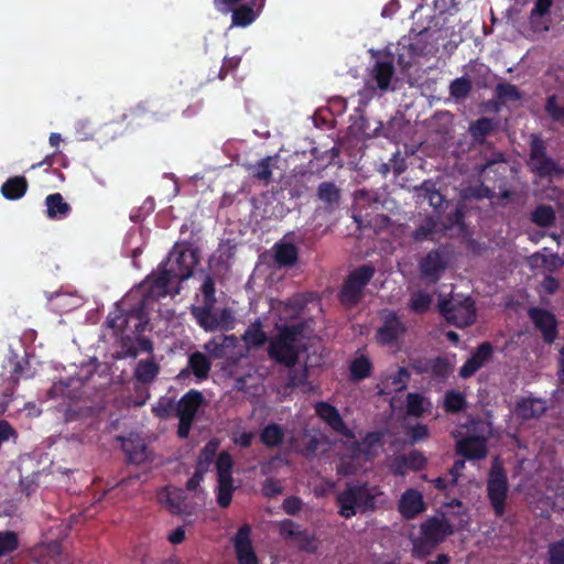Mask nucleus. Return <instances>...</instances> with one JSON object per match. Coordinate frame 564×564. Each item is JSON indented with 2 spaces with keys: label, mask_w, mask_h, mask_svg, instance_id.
I'll list each match as a JSON object with an SVG mask.
<instances>
[{
  "label": "nucleus",
  "mask_w": 564,
  "mask_h": 564,
  "mask_svg": "<svg viewBox=\"0 0 564 564\" xmlns=\"http://www.w3.org/2000/svg\"><path fill=\"white\" fill-rule=\"evenodd\" d=\"M217 449L218 442L215 440L209 441L199 452L196 467L207 473L210 464L216 458V501L220 508H227L231 503L232 494L236 489L232 479L234 459L226 451L217 455Z\"/></svg>",
  "instance_id": "f257e3e1"
},
{
  "label": "nucleus",
  "mask_w": 564,
  "mask_h": 564,
  "mask_svg": "<svg viewBox=\"0 0 564 564\" xmlns=\"http://www.w3.org/2000/svg\"><path fill=\"white\" fill-rule=\"evenodd\" d=\"M302 329V325L300 324L284 326L279 334L270 340L268 346L269 357L276 364L284 365L288 368L294 367L299 361V349L295 343Z\"/></svg>",
  "instance_id": "f03ea898"
},
{
  "label": "nucleus",
  "mask_w": 564,
  "mask_h": 564,
  "mask_svg": "<svg viewBox=\"0 0 564 564\" xmlns=\"http://www.w3.org/2000/svg\"><path fill=\"white\" fill-rule=\"evenodd\" d=\"M375 273L376 270L370 264H362L354 269L345 279L339 291L338 299L340 303L347 307L357 305Z\"/></svg>",
  "instance_id": "7ed1b4c3"
},
{
  "label": "nucleus",
  "mask_w": 564,
  "mask_h": 564,
  "mask_svg": "<svg viewBox=\"0 0 564 564\" xmlns=\"http://www.w3.org/2000/svg\"><path fill=\"white\" fill-rule=\"evenodd\" d=\"M339 507L338 513L349 519L357 514L358 509L364 511L375 508V496L369 492L366 486H348L336 497Z\"/></svg>",
  "instance_id": "20e7f679"
},
{
  "label": "nucleus",
  "mask_w": 564,
  "mask_h": 564,
  "mask_svg": "<svg viewBox=\"0 0 564 564\" xmlns=\"http://www.w3.org/2000/svg\"><path fill=\"white\" fill-rule=\"evenodd\" d=\"M206 400L199 390L191 389L177 401L176 416L178 417L177 436L182 440L188 437L199 409Z\"/></svg>",
  "instance_id": "39448f33"
},
{
  "label": "nucleus",
  "mask_w": 564,
  "mask_h": 564,
  "mask_svg": "<svg viewBox=\"0 0 564 564\" xmlns=\"http://www.w3.org/2000/svg\"><path fill=\"white\" fill-rule=\"evenodd\" d=\"M528 165L540 178L560 176L563 169L546 153V143L539 135L532 134L530 139V154Z\"/></svg>",
  "instance_id": "423d86ee"
},
{
  "label": "nucleus",
  "mask_w": 564,
  "mask_h": 564,
  "mask_svg": "<svg viewBox=\"0 0 564 564\" xmlns=\"http://www.w3.org/2000/svg\"><path fill=\"white\" fill-rule=\"evenodd\" d=\"M106 323L108 327L115 332L116 336L123 334L126 329L130 328H133V332L137 334L144 332L149 323V318L145 313V301H140L126 313L122 311L110 313Z\"/></svg>",
  "instance_id": "0eeeda50"
},
{
  "label": "nucleus",
  "mask_w": 564,
  "mask_h": 564,
  "mask_svg": "<svg viewBox=\"0 0 564 564\" xmlns=\"http://www.w3.org/2000/svg\"><path fill=\"white\" fill-rule=\"evenodd\" d=\"M199 262V254L191 246H174L171 250L166 263L163 265L169 269L177 281L189 279L195 267Z\"/></svg>",
  "instance_id": "6e6552de"
},
{
  "label": "nucleus",
  "mask_w": 564,
  "mask_h": 564,
  "mask_svg": "<svg viewBox=\"0 0 564 564\" xmlns=\"http://www.w3.org/2000/svg\"><path fill=\"white\" fill-rule=\"evenodd\" d=\"M438 306L446 321L456 327H467L476 321L475 302L470 297L443 300Z\"/></svg>",
  "instance_id": "1a4fd4ad"
},
{
  "label": "nucleus",
  "mask_w": 564,
  "mask_h": 564,
  "mask_svg": "<svg viewBox=\"0 0 564 564\" xmlns=\"http://www.w3.org/2000/svg\"><path fill=\"white\" fill-rule=\"evenodd\" d=\"M487 492L495 514L502 517L506 511L508 478L505 468L498 462L492 464L489 471Z\"/></svg>",
  "instance_id": "9d476101"
},
{
  "label": "nucleus",
  "mask_w": 564,
  "mask_h": 564,
  "mask_svg": "<svg viewBox=\"0 0 564 564\" xmlns=\"http://www.w3.org/2000/svg\"><path fill=\"white\" fill-rule=\"evenodd\" d=\"M448 267V256L443 249H433L419 262L421 278L429 284H436Z\"/></svg>",
  "instance_id": "9b49d317"
},
{
  "label": "nucleus",
  "mask_w": 564,
  "mask_h": 564,
  "mask_svg": "<svg viewBox=\"0 0 564 564\" xmlns=\"http://www.w3.org/2000/svg\"><path fill=\"white\" fill-rule=\"evenodd\" d=\"M528 316L534 327L541 333L544 343L551 345L558 336V322L549 310L533 306L528 310Z\"/></svg>",
  "instance_id": "f8f14e48"
},
{
  "label": "nucleus",
  "mask_w": 564,
  "mask_h": 564,
  "mask_svg": "<svg viewBox=\"0 0 564 564\" xmlns=\"http://www.w3.org/2000/svg\"><path fill=\"white\" fill-rule=\"evenodd\" d=\"M281 535L296 543V546L306 553H315L318 549V541L314 533L301 527L293 520H284L280 527Z\"/></svg>",
  "instance_id": "ddd939ff"
},
{
  "label": "nucleus",
  "mask_w": 564,
  "mask_h": 564,
  "mask_svg": "<svg viewBox=\"0 0 564 564\" xmlns=\"http://www.w3.org/2000/svg\"><path fill=\"white\" fill-rule=\"evenodd\" d=\"M265 0H246L228 10L231 13V26L247 28L252 24L264 6Z\"/></svg>",
  "instance_id": "4468645a"
},
{
  "label": "nucleus",
  "mask_w": 564,
  "mask_h": 564,
  "mask_svg": "<svg viewBox=\"0 0 564 564\" xmlns=\"http://www.w3.org/2000/svg\"><path fill=\"white\" fill-rule=\"evenodd\" d=\"M405 332L406 327L401 318L395 312H390L384 316L382 325L378 328L376 338L382 345L392 346Z\"/></svg>",
  "instance_id": "2eb2a0df"
},
{
  "label": "nucleus",
  "mask_w": 564,
  "mask_h": 564,
  "mask_svg": "<svg viewBox=\"0 0 564 564\" xmlns=\"http://www.w3.org/2000/svg\"><path fill=\"white\" fill-rule=\"evenodd\" d=\"M494 356V346L490 341H482L471 352L470 357L459 369V377L468 379L484 367Z\"/></svg>",
  "instance_id": "dca6fc26"
},
{
  "label": "nucleus",
  "mask_w": 564,
  "mask_h": 564,
  "mask_svg": "<svg viewBox=\"0 0 564 564\" xmlns=\"http://www.w3.org/2000/svg\"><path fill=\"white\" fill-rule=\"evenodd\" d=\"M422 535L430 541V546H437L454 533L453 524L445 518H430L421 525Z\"/></svg>",
  "instance_id": "f3484780"
},
{
  "label": "nucleus",
  "mask_w": 564,
  "mask_h": 564,
  "mask_svg": "<svg viewBox=\"0 0 564 564\" xmlns=\"http://www.w3.org/2000/svg\"><path fill=\"white\" fill-rule=\"evenodd\" d=\"M251 528L249 524H242L235 538L234 546L237 555L238 564H259L254 553L251 540Z\"/></svg>",
  "instance_id": "a211bd4d"
},
{
  "label": "nucleus",
  "mask_w": 564,
  "mask_h": 564,
  "mask_svg": "<svg viewBox=\"0 0 564 564\" xmlns=\"http://www.w3.org/2000/svg\"><path fill=\"white\" fill-rule=\"evenodd\" d=\"M175 280L172 272L161 264L158 273L153 272L147 278L148 291L144 297L156 300L165 297L169 294V285Z\"/></svg>",
  "instance_id": "6ab92c4d"
},
{
  "label": "nucleus",
  "mask_w": 564,
  "mask_h": 564,
  "mask_svg": "<svg viewBox=\"0 0 564 564\" xmlns=\"http://www.w3.org/2000/svg\"><path fill=\"white\" fill-rule=\"evenodd\" d=\"M314 409L316 415L332 430L347 437L352 436L351 431L346 426L336 406L328 402L319 401L315 404Z\"/></svg>",
  "instance_id": "aec40b11"
},
{
  "label": "nucleus",
  "mask_w": 564,
  "mask_h": 564,
  "mask_svg": "<svg viewBox=\"0 0 564 564\" xmlns=\"http://www.w3.org/2000/svg\"><path fill=\"white\" fill-rule=\"evenodd\" d=\"M456 452L470 460L484 459L488 454L487 440L479 435L465 436L456 443Z\"/></svg>",
  "instance_id": "412c9836"
},
{
  "label": "nucleus",
  "mask_w": 564,
  "mask_h": 564,
  "mask_svg": "<svg viewBox=\"0 0 564 564\" xmlns=\"http://www.w3.org/2000/svg\"><path fill=\"white\" fill-rule=\"evenodd\" d=\"M120 352L118 358H137L140 352H153V343L144 336L132 337L130 335H120Z\"/></svg>",
  "instance_id": "4be33fe9"
},
{
  "label": "nucleus",
  "mask_w": 564,
  "mask_h": 564,
  "mask_svg": "<svg viewBox=\"0 0 564 564\" xmlns=\"http://www.w3.org/2000/svg\"><path fill=\"white\" fill-rule=\"evenodd\" d=\"M505 163V153L501 151H494L491 156L486 159L485 163L478 166L477 171L485 177V180H495L498 182V184L503 183L507 182V166Z\"/></svg>",
  "instance_id": "5701e85b"
},
{
  "label": "nucleus",
  "mask_w": 564,
  "mask_h": 564,
  "mask_svg": "<svg viewBox=\"0 0 564 564\" xmlns=\"http://www.w3.org/2000/svg\"><path fill=\"white\" fill-rule=\"evenodd\" d=\"M210 369V359L204 352L195 351L188 356L187 367L180 371L178 378H185L193 373L197 381H203L208 378Z\"/></svg>",
  "instance_id": "b1692460"
},
{
  "label": "nucleus",
  "mask_w": 564,
  "mask_h": 564,
  "mask_svg": "<svg viewBox=\"0 0 564 564\" xmlns=\"http://www.w3.org/2000/svg\"><path fill=\"white\" fill-rule=\"evenodd\" d=\"M393 58L386 56L384 58L377 59L371 72L370 77L376 82L377 88L381 91L390 89L391 79L394 76Z\"/></svg>",
  "instance_id": "393cba45"
},
{
  "label": "nucleus",
  "mask_w": 564,
  "mask_h": 564,
  "mask_svg": "<svg viewBox=\"0 0 564 564\" xmlns=\"http://www.w3.org/2000/svg\"><path fill=\"white\" fill-rule=\"evenodd\" d=\"M425 510L423 496L416 489L405 490L399 501V511L405 519H413Z\"/></svg>",
  "instance_id": "a878e982"
},
{
  "label": "nucleus",
  "mask_w": 564,
  "mask_h": 564,
  "mask_svg": "<svg viewBox=\"0 0 564 564\" xmlns=\"http://www.w3.org/2000/svg\"><path fill=\"white\" fill-rule=\"evenodd\" d=\"M46 215L50 219H65L72 212L61 193L50 194L45 198Z\"/></svg>",
  "instance_id": "bb28decb"
},
{
  "label": "nucleus",
  "mask_w": 564,
  "mask_h": 564,
  "mask_svg": "<svg viewBox=\"0 0 564 564\" xmlns=\"http://www.w3.org/2000/svg\"><path fill=\"white\" fill-rule=\"evenodd\" d=\"M160 373V365L154 358L140 360L134 368V379L143 384L152 383Z\"/></svg>",
  "instance_id": "cd10ccee"
},
{
  "label": "nucleus",
  "mask_w": 564,
  "mask_h": 564,
  "mask_svg": "<svg viewBox=\"0 0 564 564\" xmlns=\"http://www.w3.org/2000/svg\"><path fill=\"white\" fill-rule=\"evenodd\" d=\"M28 186L29 184L24 176H13L2 184L1 194L7 199L17 200L25 195Z\"/></svg>",
  "instance_id": "c85d7f7f"
},
{
  "label": "nucleus",
  "mask_w": 564,
  "mask_h": 564,
  "mask_svg": "<svg viewBox=\"0 0 564 564\" xmlns=\"http://www.w3.org/2000/svg\"><path fill=\"white\" fill-rule=\"evenodd\" d=\"M317 198L326 205V208L333 210L340 200V191L334 182H322L316 192Z\"/></svg>",
  "instance_id": "c756f323"
},
{
  "label": "nucleus",
  "mask_w": 564,
  "mask_h": 564,
  "mask_svg": "<svg viewBox=\"0 0 564 564\" xmlns=\"http://www.w3.org/2000/svg\"><path fill=\"white\" fill-rule=\"evenodd\" d=\"M495 127L496 124L492 119L481 117L470 123L469 133L475 142L479 144H486L490 148L491 144L486 142V137L495 130Z\"/></svg>",
  "instance_id": "7c9ffc66"
},
{
  "label": "nucleus",
  "mask_w": 564,
  "mask_h": 564,
  "mask_svg": "<svg viewBox=\"0 0 564 564\" xmlns=\"http://www.w3.org/2000/svg\"><path fill=\"white\" fill-rule=\"evenodd\" d=\"M416 193L417 197L429 200L430 206L435 212L441 213L445 198L431 181H425L421 186L416 187Z\"/></svg>",
  "instance_id": "2f4dec72"
},
{
  "label": "nucleus",
  "mask_w": 564,
  "mask_h": 564,
  "mask_svg": "<svg viewBox=\"0 0 564 564\" xmlns=\"http://www.w3.org/2000/svg\"><path fill=\"white\" fill-rule=\"evenodd\" d=\"M453 371V365L446 357L432 358L427 375L438 383H445Z\"/></svg>",
  "instance_id": "473e14b6"
},
{
  "label": "nucleus",
  "mask_w": 564,
  "mask_h": 564,
  "mask_svg": "<svg viewBox=\"0 0 564 564\" xmlns=\"http://www.w3.org/2000/svg\"><path fill=\"white\" fill-rule=\"evenodd\" d=\"M214 305L203 304L202 306H193L192 314L196 318L198 325L205 330H217L216 313L213 312Z\"/></svg>",
  "instance_id": "72a5a7b5"
},
{
  "label": "nucleus",
  "mask_w": 564,
  "mask_h": 564,
  "mask_svg": "<svg viewBox=\"0 0 564 564\" xmlns=\"http://www.w3.org/2000/svg\"><path fill=\"white\" fill-rule=\"evenodd\" d=\"M261 443L269 447H279L284 442V430L278 423H269L260 433Z\"/></svg>",
  "instance_id": "f704fd0d"
},
{
  "label": "nucleus",
  "mask_w": 564,
  "mask_h": 564,
  "mask_svg": "<svg viewBox=\"0 0 564 564\" xmlns=\"http://www.w3.org/2000/svg\"><path fill=\"white\" fill-rule=\"evenodd\" d=\"M545 409L544 401L535 398L522 399L517 403V412L524 419L538 417Z\"/></svg>",
  "instance_id": "c9c22d12"
},
{
  "label": "nucleus",
  "mask_w": 564,
  "mask_h": 564,
  "mask_svg": "<svg viewBox=\"0 0 564 564\" xmlns=\"http://www.w3.org/2000/svg\"><path fill=\"white\" fill-rule=\"evenodd\" d=\"M242 340L248 347L259 348L268 341V336L262 329L260 319L253 322L242 335Z\"/></svg>",
  "instance_id": "e433bc0d"
},
{
  "label": "nucleus",
  "mask_w": 564,
  "mask_h": 564,
  "mask_svg": "<svg viewBox=\"0 0 564 564\" xmlns=\"http://www.w3.org/2000/svg\"><path fill=\"white\" fill-rule=\"evenodd\" d=\"M555 219V210L551 205H538L531 213V221L539 227H551Z\"/></svg>",
  "instance_id": "4c0bfd02"
},
{
  "label": "nucleus",
  "mask_w": 564,
  "mask_h": 564,
  "mask_svg": "<svg viewBox=\"0 0 564 564\" xmlns=\"http://www.w3.org/2000/svg\"><path fill=\"white\" fill-rule=\"evenodd\" d=\"M350 379L352 381L359 382L368 377H370L372 371V364L370 359L366 356H360L355 358L350 366Z\"/></svg>",
  "instance_id": "58836bf2"
},
{
  "label": "nucleus",
  "mask_w": 564,
  "mask_h": 564,
  "mask_svg": "<svg viewBox=\"0 0 564 564\" xmlns=\"http://www.w3.org/2000/svg\"><path fill=\"white\" fill-rule=\"evenodd\" d=\"M299 257L297 248L293 243H281L275 247V261L281 267H292Z\"/></svg>",
  "instance_id": "ea45409f"
},
{
  "label": "nucleus",
  "mask_w": 564,
  "mask_h": 564,
  "mask_svg": "<svg viewBox=\"0 0 564 564\" xmlns=\"http://www.w3.org/2000/svg\"><path fill=\"white\" fill-rule=\"evenodd\" d=\"M177 402L171 397H161L156 403L152 406L154 416L160 420H167L172 416H176Z\"/></svg>",
  "instance_id": "a19ab883"
},
{
  "label": "nucleus",
  "mask_w": 564,
  "mask_h": 564,
  "mask_svg": "<svg viewBox=\"0 0 564 564\" xmlns=\"http://www.w3.org/2000/svg\"><path fill=\"white\" fill-rule=\"evenodd\" d=\"M145 445L140 441H122V449L126 453L128 460L132 464H141L145 460Z\"/></svg>",
  "instance_id": "79ce46f5"
},
{
  "label": "nucleus",
  "mask_w": 564,
  "mask_h": 564,
  "mask_svg": "<svg viewBox=\"0 0 564 564\" xmlns=\"http://www.w3.org/2000/svg\"><path fill=\"white\" fill-rule=\"evenodd\" d=\"M272 156H265L256 164L249 166L250 175L261 182L268 184L272 177Z\"/></svg>",
  "instance_id": "37998d69"
},
{
  "label": "nucleus",
  "mask_w": 564,
  "mask_h": 564,
  "mask_svg": "<svg viewBox=\"0 0 564 564\" xmlns=\"http://www.w3.org/2000/svg\"><path fill=\"white\" fill-rule=\"evenodd\" d=\"M467 406V401L465 395L456 390H448L444 395V410L447 413H459L464 411Z\"/></svg>",
  "instance_id": "c03bdc74"
},
{
  "label": "nucleus",
  "mask_w": 564,
  "mask_h": 564,
  "mask_svg": "<svg viewBox=\"0 0 564 564\" xmlns=\"http://www.w3.org/2000/svg\"><path fill=\"white\" fill-rule=\"evenodd\" d=\"M544 110L553 122L564 126V104L558 102L556 95L547 96Z\"/></svg>",
  "instance_id": "a18cd8bd"
},
{
  "label": "nucleus",
  "mask_w": 564,
  "mask_h": 564,
  "mask_svg": "<svg viewBox=\"0 0 564 564\" xmlns=\"http://www.w3.org/2000/svg\"><path fill=\"white\" fill-rule=\"evenodd\" d=\"M471 89V80L467 76L458 77L449 84V95L456 100L465 99Z\"/></svg>",
  "instance_id": "49530a36"
},
{
  "label": "nucleus",
  "mask_w": 564,
  "mask_h": 564,
  "mask_svg": "<svg viewBox=\"0 0 564 564\" xmlns=\"http://www.w3.org/2000/svg\"><path fill=\"white\" fill-rule=\"evenodd\" d=\"M431 304L432 296L424 291H417L412 294L409 307L412 312L422 314L430 310Z\"/></svg>",
  "instance_id": "de8ad7c7"
},
{
  "label": "nucleus",
  "mask_w": 564,
  "mask_h": 564,
  "mask_svg": "<svg viewBox=\"0 0 564 564\" xmlns=\"http://www.w3.org/2000/svg\"><path fill=\"white\" fill-rule=\"evenodd\" d=\"M496 97L502 102L506 101H518L522 95L519 88L510 83H499L496 86Z\"/></svg>",
  "instance_id": "09e8293b"
},
{
  "label": "nucleus",
  "mask_w": 564,
  "mask_h": 564,
  "mask_svg": "<svg viewBox=\"0 0 564 564\" xmlns=\"http://www.w3.org/2000/svg\"><path fill=\"white\" fill-rule=\"evenodd\" d=\"M402 463L409 469L420 471L426 467L427 459L420 451L412 449L409 454L402 456Z\"/></svg>",
  "instance_id": "8fccbe9b"
},
{
  "label": "nucleus",
  "mask_w": 564,
  "mask_h": 564,
  "mask_svg": "<svg viewBox=\"0 0 564 564\" xmlns=\"http://www.w3.org/2000/svg\"><path fill=\"white\" fill-rule=\"evenodd\" d=\"M425 398L417 392H410L406 395V413L411 416L420 417L423 415Z\"/></svg>",
  "instance_id": "3c124183"
},
{
  "label": "nucleus",
  "mask_w": 564,
  "mask_h": 564,
  "mask_svg": "<svg viewBox=\"0 0 564 564\" xmlns=\"http://www.w3.org/2000/svg\"><path fill=\"white\" fill-rule=\"evenodd\" d=\"M19 538L14 531L0 532V557L17 551Z\"/></svg>",
  "instance_id": "603ef678"
},
{
  "label": "nucleus",
  "mask_w": 564,
  "mask_h": 564,
  "mask_svg": "<svg viewBox=\"0 0 564 564\" xmlns=\"http://www.w3.org/2000/svg\"><path fill=\"white\" fill-rule=\"evenodd\" d=\"M546 562L547 564H564V539L549 543Z\"/></svg>",
  "instance_id": "864d4df0"
},
{
  "label": "nucleus",
  "mask_w": 564,
  "mask_h": 564,
  "mask_svg": "<svg viewBox=\"0 0 564 564\" xmlns=\"http://www.w3.org/2000/svg\"><path fill=\"white\" fill-rule=\"evenodd\" d=\"M495 197V193L494 191L485 185L484 183L479 184V185H476V186H469L467 188L464 189V198L466 199H476V200H481L484 198H494Z\"/></svg>",
  "instance_id": "5fc2aeb1"
},
{
  "label": "nucleus",
  "mask_w": 564,
  "mask_h": 564,
  "mask_svg": "<svg viewBox=\"0 0 564 564\" xmlns=\"http://www.w3.org/2000/svg\"><path fill=\"white\" fill-rule=\"evenodd\" d=\"M436 227V223L432 217H427L424 224L420 225L413 231V239L415 241L426 240L432 234H434Z\"/></svg>",
  "instance_id": "6e6d98bb"
},
{
  "label": "nucleus",
  "mask_w": 564,
  "mask_h": 564,
  "mask_svg": "<svg viewBox=\"0 0 564 564\" xmlns=\"http://www.w3.org/2000/svg\"><path fill=\"white\" fill-rule=\"evenodd\" d=\"M204 304L215 305L216 303V290H215V281L214 278L207 274L204 279V282L200 288Z\"/></svg>",
  "instance_id": "4d7b16f0"
},
{
  "label": "nucleus",
  "mask_w": 564,
  "mask_h": 564,
  "mask_svg": "<svg viewBox=\"0 0 564 564\" xmlns=\"http://www.w3.org/2000/svg\"><path fill=\"white\" fill-rule=\"evenodd\" d=\"M216 324L219 330H231L235 326V316L229 308H223L219 313H216Z\"/></svg>",
  "instance_id": "13d9d810"
},
{
  "label": "nucleus",
  "mask_w": 564,
  "mask_h": 564,
  "mask_svg": "<svg viewBox=\"0 0 564 564\" xmlns=\"http://www.w3.org/2000/svg\"><path fill=\"white\" fill-rule=\"evenodd\" d=\"M241 57L240 56H231L225 57L223 61L221 68L219 70L218 77L220 79H225L229 74H232L240 65Z\"/></svg>",
  "instance_id": "bf43d9fd"
},
{
  "label": "nucleus",
  "mask_w": 564,
  "mask_h": 564,
  "mask_svg": "<svg viewBox=\"0 0 564 564\" xmlns=\"http://www.w3.org/2000/svg\"><path fill=\"white\" fill-rule=\"evenodd\" d=\"M148 112L145 102H140L135 107L130 108L122 115V120H129L130 123L142 119Z\"/></svg>",
  "instance_id": "052dcab7"
},
{
  "label": "nucleus",
  "mask_w": 564,
  "mask_h": 564,
  "mask_svg": "<svg viewBox=\"0 0 564 564\" xmlns=\"http://www.w3.org/2000/svg\"><path fill=\"white\" fill-rule=\"evenodd\" d=\"M262 494L268 498L282 494V486L278 479L267 478L262 485Z\"/></svg>",
  "instance_id": "680f3d73"
},
{
  "label": "nucleus",
  "mask_w": 564,
  "mask_h": 564,
  "mask_svg": "<svg viewBox=\"0 0 564 564\" xmlns=\"http://www.w3.org/2000/svg\"><path fill=\"white\" fill-rule=\"evenodd\" d=\"M552 4L553 0H535L534 7L530 13L531 21H533L535 18H541L547 14Z\"/></svg>",
  "instance_id": "e2e57ef3"
},
{
  "label": "nucleus",
  "mask_w": 564,
  "mask_h": 564,
  "mask_svg": "<svg viewBox=\"0 0 564 564\" xmlns=\"http://www.w3.org/2000/svg\"><path fill=\"white\" fill-rule=\"evenodd\" d=\"M409 378V371L403 367L399 368L398 371L391 377V383L394 387V390L402 391L405 389Z\"/></svg>",
  "instance_id": "0e129e2a"
},
{
  "label": "nucleus",
  "mask_w": 564,
  "mask_h": 564,
  "mask_svg": "<svg viewBox=\"0 0 564 564\" xmlns=\"http://www.w3.org/2000/svg\"><path fill=\"white\" fill-rule=\"evenodd\" d=\"M382 434L379 432H368L361 440L358 446H365V449L370 455L375 446L381 442Z\"/></svg>",
  "instance_id": "69168bd1"
},
{
  "label": "nucleus",
  "mask_w": 564,
  "mask_h": 564,
  "mask_svg": "<svg viewBox=\"0 0 564 564\" xmlns=\"http://www.w3.org/2000/svg\"><path fill=\"white\" fill-rule=\"evenodd\" d=\"M302 500L296 496H290L283 501V510L289 516H295L302 509Z\"/></svg>",
  "instance_id": "338daca9"
},
{
  "label": "nucleus",
  "mask_w": 564,
  "mask_h": 564,
  "mask_svg": "<svg viewBox=\"0 0 564 564\" xmlns=\"http://www.w3.org/2000/svg\"><path fill=\"white\" fill-rule=\"evenodd\" d=\"M432 358H416L412 360L411 368L417 375H427L429 368L431 367Z\"/></svg>",
  "instance_id": "774afa93"
}]
</instances>
